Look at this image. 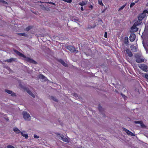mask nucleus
I'll list each match as a JSON object with an SVG mask.
<instances>
[{"mask_svg":"<svg viewBox=\"0 0 148 148\" xmlns=\"http://www.w3.org/2000/svg\"><path fill=\"white\" fill-rule=\"evenodd\" d=\"M135 3H131L130 5V8H132V6H133L135 5Z\"/></svg>","mask_w":148,"mask_h":148,"instance_id":"obj_29","label":"nucleus"},{"mask_svg":"<svg viewBox=\"0 0 148 148\" xmlns=\"http://www.w3.org/2000/svg\"><path fill=\"white\" fill-rule=\"evenodd\" d=\"M15 59L11 58L10 59L7 60L5 61H7L8 62H11L13 61H15Z\"/></svg>","mask_w":148,"mask_h":148,"instance_id":"obj_24","label":"nucleus"},{"mask_svg":"<svg viewBox=\"0 0 148 148\" xmlns=\"http://www.w3.org/2000/svg\"><path fill=\"white\" fill-rule=\"evenodd\" d=\"M104 12V11H102V12Z\"/></svg>","mask_w":148,"mask_h":148,"instance_id":"obj_41","label":"nucleus"},{"mask_svg":"<svg viewBox=\"0 0 148 148\" xmlns=\"http://www.w3.org/2000/svg\"><path fill=\"white\" fill-rule=\"evenodd\" d=\"M139 67L144 71H148V68L147 66L144 64H140L139 66Z\"/></svg>","mask_w":148,"mask_h":148,"instance_id":"obj_6","label":"nucleus"},{"mask_svg":"<svg viewBox=\"0 0 148 148\" xmlns=\"http://www.w3.org/2000/svg\"><path fill=\"white\" fill-rule=\"evenodd\" d=\"M131 49L132 51L134 52L136 51H137L136 48L134 45H132L131 46Z\"/></svg>","mask_w":148,"mask_h":148,"instance_id":"obj_18","label":"nucleus"},{"mask_svg":"<svg viewBox=\"0 0 148 148\" xmlns=\"http://www.w3.org/2000/svg\"><path fill=\"white\" fill-rule=\"evenodd\" d=\"M60 62L62 64L63 66H67V64L64 61L61 60H59Z\"/></svg>","mask_w":148,"mask_h":148,"instance_id":"obj_22","label":"nucleus"},{"mask_svg":"<svg viewBox=\"0 0 148 148\" xmlns=\"http://www.w3.org/2000/svg\"><path fill=\"white\" fill-rule=\"evenodd\" d=\"M107 33L106 32H105V34H104V37L106 38H107Z\"/></svg>","mask_w":148,"mask_h":148,"instance_id":"obj_31","label":"nucleus"},{"mask_svg":"<svg viewBox=\"0 0 148 148\" xmlns=\"http://www.w3.org/2000/svg\"><path fill=\"white\" fill-rule=\"evenodd\" d=\"M81 10L82 11H84V9H83V8L82 7H81Z\"/></svg>","mask_w":148,"mask_h":148,"instance_id":"obj_37","label":"nucleus"},{"mask_svg":"<svg viewBox=\"0 0 148 148\" xmlns=\"http://www.w3.org/2000/svg\"><path fill=\"white\" fill-rule=\"evenodd\" d=\"M73 20H74V21L75 22H77L78 21V19L77 18L74 19Z\"/></svg>","mask_w":148,"mask_h":148,"instance_id":"obj_34","label":"nucleus"},{"mask_svg":"<svg viewBox=\"0 0 148 148\" xmlns=\"http://www.w3.org/2000/svg\"><path fill=\"white\" fill-rule=\"evenodd\" d=\"M127 53L128 55L130 57H131L132 56V52L128 49H127L126 50Z\"/></svg>","mask_w":148,"mask_h":148,"instance_id":"obj_20","label":"nucleus"},{"mask_svg":"<svg viewBox=\"0 0 148 148\" xmlns=\"http://www.w3.org/2000/svg\"><path fill=\"white\" fill-rule=\"evenodd\" d=\"M61 140L63 141L66 143H69V141L70 138L64 137V136H63L62 137V138Z\"/></svg>","mask_w":148,"mask_h":148,"instance_id":"obj_11","label":"nucleus"},{"mask_svg":"<svg viewBox=\"0 0 148 148\" xmlns=\"http://www.w3.org/2000/svg\"><path fill=\"white\" fill-rule=\"evenodd\" d=\"M34 138H39V136H37L36 135V134L34 135Z\"/></svg>","mask_w":148,"mask_h":148,"instance_id":"obj_33","label":"nucleus"},{"mask_svg":"<svg viewBox=\"0 0 148 148\" xmlns=\"http://www.w3.org/2000/svg\"><path fill=\"white\" fill-rule=\"evenodd\" d=\"M21 34V35L24 36H25L26 35V34L25 33H21V34Z\"/></svg>","mask_w":148,"mask_h":148,"instance_id":"obj_35","label":"nucleus"},{"mask_svg":"<svg viewBox=\"0 0 148 148\" xmlns=\"http://www.w3.org/2000/svg\"><path fill=\"white\" fill-rule=\"evenodd\" d=\"M137 26L134 24L131 28V31L132 32H134L137 31L138 30V28L136 27Z\"/></svg>","mask_w":148,"mask_h":148,"instance_id":"obj_9","label":"nucleus"},{"mask_svg":"<svg viewBox=\"0 0 148 148\" xmlns=\"http://www.w3.org/2000/svg\"><path fill=\"white\" fill-rule=\"evenodd\" d=\"M49 99L51 100H53L55 101V102H58V100L55 97L53 96H51L50 97Z\"/></svg>","mask_w":148,"mask_h":148,"instance_id":"obj_21","label":"nucleus"},{"mask_svg":"<svg viewBox=\"0 0 148 148\" xmlns=\"http://www.w3.org/2000/svg\"><path fill=\"white\" fill-rule=\"evenodd\" d=\"M32 28V27L31 26H29L27 27L26 29V30L28 31H29L31 28Z\"/></svg>","mask_w":148,"mask_h":148,"instance_id":"obj_28","label":"nucleus"},{"mask_svg":"<svg viewBox=\"0 0 148 148\" xmlns=\"http://www.w3.org/2000/svg\"><path fill=\"white\" fill-rule=\"evenodd\" d=\"M67 49L72 52H75L76 53L78 51L77 50L75 49V48L72 46H68L67 47Z\"/></svg>","mask_w":148,"mask_h":148,"instance_id":"obj_4","label":"nucleus"},{"mask_svg":"<svg viewBox=\"0 0 148 148\" xmlns=\"http://www.w3.org/2000/svg\"><path fill=\"white\" fill-rule=\"evenodd\" d=\"M134 123H138L140 124L141 126L142 127H145V125L141 121H135Z\"/></svg>","mask_w":148,"mask_h":148,"instance_id":"obj_13","label":"nucleus"},{"mask_svg":"<svg viewBox=\"0 0 148 148\" xmlns=\"http://www.w3.org/2000/svg\"><path fill=\"white\" fill-rule=\"evenodd\" d=\"M5 92L11 94V95L13 96H15V94L14 93L12 92V91L9 90H6Z\"/></svg>","mask_w":148,"mask_h":148,"instance_id":"obj_12","label":"nucleus"},{"mask_svg":"<svg viewBox=\"0 0 148 148\" xmlns=\"http://www.w3.org/2000/svg\"><path fill=\"white\" fill-rule=\"evenodd\" d=\"M50 3H51L53 5H55V4L53 2H50Z\"/></svg>","mask_w":148,"mask_h":148,"instance_id":"obj_38","label":"nucleus"},{"mask_svg":"<svg viewBox=\"0 0 148 148\" xmlns=\"http://www.w3.org/2000/svg\"><path fill=\"white\" fill-rule=\"evenodd\" d=\"M127 3H125L124 5H123L119 9L118 11H119L122 10L125 8L126 5Z\"/></svg>","mask_w":148,"mask_h":148,"instance_id":"obj_25","label":"nucleus"},{"mask_svg":"<svg viewBox=\"0 0 148 148\" xmlns=\"http://www.w3.org/2000/svg\"><path fill=\"white\" fill-rule=\"evenodd\" d=\"M135 57L136 58V61L138 63L143 62L144 61V60L140 58V56L138 54H136L135 55Z\"/></svg>","mask_w":148,"mask_h":148,"instance_id":"obj_5","label":"nucleus"},{"mask_svg":"<svg viewBox=\"0 0 148 148\" xmlns=\"http://www.w3.org/2000/svg\"><path fill=\"white\" fill-rule=\"evenodd\" d=\"M123 130L124 131H125L127 134L130 136H135V134L132 132H131L130 131L126 129L125 128H123Z\"/></svg>","mask_w":148,"mask_h":148,"instance_id":"obj_7","label":"nucleus"},{"mask_svg":"<svg viewBox=\"0 0 148 148\" xmlns=\"http://www.w3.org/2000/svg\"><path fill=\"white\" fill-rule=\"evenodd\" d=\"M146 13H148V11L147 10H145L143 13L138 16V19L142 20L146 15Z\"/></svg>","mask_w":148,"mask_h":148,"instance_id":"obj_3","label":"nucleus"},{"mask_svg":"<svg viewBox=\"0 0 148 148\" xmlns=\"http://www.w3.org/2000/svg\"><path fill=\"white\" fill-rule=\"evenodd\" d=\"M101 108V107H99V109H100V108Z\"/></svg>","mask_w":148,"mask_h":148,"instance_id":"obj_40","label":"nucleus"},{"mask_svg":"<svg viewBox=\"0 0 148 148\" xmlns=\"http://www.w3.org/2000/svg\"><path fill=\"white\" fill-rule=\"evenodd\" d=\"M27 92L33 97H35V95L33 94L32 93L30 90H27Z\"/></svg>","mask_w":148,"mask_h":148,"instance_id":"obj_19","label":"nucleus"},{"mask_svg":"<svg viewBox=\"0 0 148 148\" xmlns=\"http://www.w3.org/2000/svg\"><path fill=\"white\" fill-rule=\"evenodd\" d=\"M142 22V21L141 20H138V21L136 22L134 24L135 25L138 26V25H140Z\"/></svg>","mask_w":148,"mask_h":148,"instance_id":"obj_15","label":"nucleus"},{"mask_svg":"<svg viewBox=\"0 0 148 148\" xmlns=\"http://www.w3.org/2000/svg\"><path fill=\"white\" fill-rule=\"evenodd\" d=\"M21 135L23 137H25V138L27 139L28 137V134H27L25 133V131H23L21 132Z\"/></svg>","mask_w":148,"mask_h":148,"instance_id":"obj_10","label":"nucleus"},{"mask_svg":"<svg viewBox=\"0 0 148 148\" xmlns=\"http://www.w3.org/2000/svg\"><path fill=\"white\" fill-rule=\"evenodd\" d=\"M39 78L40 79H42V81H45L47 80V78L44 76L42 75H40Z\"/></svg>","mask_w":148,"mask_h":148,"instance_id":"obj_14","label":"nucleus"},{"mask_svg":"<svg viewBox=\"0 0 148 148\" xmlns=\"http://www.w3.org/2000/svg\"><path fill=\"white\" fill-rule=\"evenodd\" d=\"M13 131L17 134H19L21 132L18 128L16 127L13 129Z\"/></svg>","mask_w":148,"mask_h":148,"instance_id":"obj_16","label":"nucleus"},{"mask_svg":"<svg viewBox=\"0 0 148 148\" xmlns=\"http://www.w3.org/2000/svg\"><path fill=\"white\" fill-rule=\"evenodd\" d=\"M122 96H123V97H125V96L124 95H122Z\"/></svg>","mask_w":148,"mask_h":148,"instance_id":"obj_39","label":"nucleus"},{"mask_svg":"<svg viewBox=\"0 0 148 148\" xmlns=\"http://www.w3.org/2000/svg\"><path fill=\"white\" fill-rule=\"evenodd\" d=\"M98 3L99 4L102 5H103V3L100 0H98Z\"/></svg>","mask_w":148,"mask_h":148,"instance_id":"obj_27","label":"nucleus"},{"mask_svg":"<svg viewBox=\"0 0 148 148\" xmlns=\"http://www.w3.org/2000/svg\"><path fill=\"white\" fill-rule=\"evenodd\" d=\"M7 148H15L12 145H9L8 146Z\"/></svg>","mask_w":148,"mask_h":148,"instance_id":"obj_30","label":"nucleus"},{"mask_svg":"<svg viewBox=\"0 0 148 148\" xmlns=\"http://www.w3.org/2000/svg\"><path fill=\"white\" fill-rule=\"evenodd\" d=\"M87 1H82V2H80L79 4L82 6H83L87 4Z\"/></svg>","mask_w":148,"mask_h":148,"instance_id":"obj_17","label":"nucleus"},{"mask_svg":"<svg viewBox=\"0 0 148 148\" xmlns=\"http://www.w3.org/2000/svg\"><path fill=\"white\" fill-rule=\"evenodd\" d=\"M89 7L90 8H91V9H92V8H93V6H92V5H90L89 6Z\"/></svg>","mask_w":148,"mask_h":148,"instance_id":"obj_36","label":"nucleus"},{"mask_svg":"<svg viewBox=\"0 0 148 148\" xmlns=\"http://www.w3.org/2000/svg\"><path fill=\"white\" fill-rule=\"evenodd\" d=\"M145 78L148 79V75L145 74L144 76Z\"/></svg>","mask_w":148,"mask_h":148,"instance_id":"obj_32","label":"nucleus"},{"mask_svg":"<svg viewBox=\"0 0 148 148\" xmlns=\"http://www.w3.org/2000/svg\"><path fill=\"white\" fill-rule=\"evenodd\" d=\"M135 38V34H134L132 33L130 35L129 39L130 41L133 42Z\"/></svg>","mask_w":148,"mask_h":148,"instance_id":"obj_8","label":"nucleus"},{"mask_svg":"<svg viewBox=\"0 0 148 148\" xmlns=\"http://www.w3.org/2000/svg\"><path fill=\"white\" fill-rule=\"evenodd\" d=\"M78 148H82V147H78Z\"/></svg>","mask_w":148,"mask_h":148,"instance_id":"obj_42","label":"nucleus"},{"mask_svg":"<svg viewBox=\"0 0 148 148\" xmlns=\"http://www.w3.org/2000/svg\"><path fill=\"white\" fill-rule=\"evenodd\" d=\"M22 114L25 120L27 121H29L30 120V116L28 113L25 112H23Z\"/></svg>","mask_w":148,"mask_h":148,"instance_id":"obj_2","label":"nucleus"},{"mask_svg":"<svg viewBox=\"0 0 148 148\" xmlns=\"http://www.w3.org/2000/svg\"><path fill=\"white\" fill-rule=\"evenodd\" d=\"M0 2L4 4H8V3L7 2L3 0H1Z\"/></svg>","mask_w":148,"mask_h":148,"instance_id":"obj_26","label":"nucleus"},{"mask_svg":"<svg viewBox=\"0 0 148 148\" xmlns=\"http://www.w3.org/2000/svg\"><path fill=\"white\" fill-rule=\"evenodd\" d=\"M15 52H16V53L18 54V55L24 58H25V60L28 62H29L30 63H34V64H36L37 62L35 61L34 60H33L31 58H29L28 57H26L23 54L20 53L18 51H15Z\"/></svg>","mask_w":148,"mask_h":148,"instance_id":"obj_1","label":"nucleus"},{"mask_svg":"<svg viewBox=\"0 0 148 148\" xmlns=\"http://www.w3.org/2000/svg\"><path fill=\"white\" fill-rule=\"evenodd\" d=\"M56 134L57 136L60 139H62V137L63 136L62 135H60L59 133H56Z\"/></svg>","mask_w":148,"mask_h":148,"instance_id":"obj_23","label":"nucleus"}]
</instances>
